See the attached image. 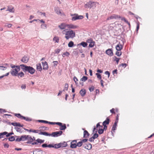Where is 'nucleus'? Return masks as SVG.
<instances>
[{"label": "nucleus", "mask_w": 154, "mask_h": 154, "mask_svg": "<svg viewBox=\"0 0 154 154\" xmlns=\"http://www.w3.org/2000/svg\"><path fill=\"white\" fill-rule=\"evenodd\" d=\"M64 32H65V38L67 40H68L69 38L72 39L75 37V32L72 30L69 29V31H66V29H64L62 31V33L64 34Z\"/></svg>", "instance_id": "f257e3e1"}, {"label": "nucleus", "mask_w": 154, "mask_h": 154, "mask_svg": "<svg viewBox=\"0 0 154 154\" xmlns=\"http://www.w3.org/2000/svg\"><path fill=\"white\" fill-rule=\"evenodd\" d=\"M20 66L21 69L24 72H28L31 74H33L35 71V70L30 66H28L23 64L20 65Z\"/></svg>", "instance_id": "f03ea898"}, {"label": "nucleus", "mask_w": 154, "mask_h": 154, "mask_svg": "<svg viewBox=\"0 0 154 154\" xmlns=\"http://www.w3.org/2000/svg\"><path fill=\"white\" fill-rule=\"evenodd\" d=\"M10 66L12 68V70L11 71L10 73L11 75L16 76L17 73L20 70V66H15L12 64L10 65Z\"/></svg>", "instance_id": "7ed1b4c3"}, {"label": "nucleus", "mask_w": 154, "mask_h": 154, "mask_svg": "<svg viewBox=\"0 0 154 154\" xmlns=\"http://www.w3.org/2000/svg\"><path fill=\"white\" fill-rule=\"evenodd\" d=\"M97 4H98V3L95 2L90 1V2H87V3L85 4L84 8H93V9H94L96 8Z\"/></svg>", "instance_id": "20e7f679"}, {"label": "nucleus", "mask_w": 154, "mask_h": 154, "mask_svg": "<svg viewBox=\"0 0 154 154\" xmlns=\"http://www.w3.org/2000/svg\"><path fill=\"white\" fill-rule=\"evenodd\" d=\"M28 135H23L20 136V137L18 136H16L17 138L15 140V141L17 142H20V141H25L26 140L27 138V136Z\"/></svg>", "instance_id": "39448f33"}, {"label": "nucleus", "mask_w": 154, "mask_h": 154, "mask_svg": "<svg viewBox=\"0 0 154 154\" xmlns=\"http://www.w3.org/2000/svg\"><path fill=\"white\" fill-rule=\"evenodd\" d=\"M71 16H73L72 18V20L73 21L77 20H81L83 18V17L82 15H79L77 14H72Z\"/></svg>", "instance_id": "423d86ee"}, {"label": "nucleus", "mask_w": 154, "mask_h": 154, "mask_svg": "<svg viewBox=\"0 0 154 154\" xmlns=\"http://www.w3.org/2000/svg\"><path fill=\"white\" fill-rule=\"evenodd\" d=\"M54 11L58 15H60L61 16H65V14L63 12L62 10H60L58 7L54 8Z\"/></svg>", "instance_id": "0eeeda50"}, {"label": "nucleus", "mask_w": 154, "mask_h": 154, "mask_svg": "<svg viewBox=\"0 0 154 154\" xmlns=\"http://www.w3.org/2000/svg\"><path fill=\"white\" fill-rule=\"evenodd\" d=\"M62 133L63 132L61 131L54 132L52 133L51 136L54 137H58L62 135Z\"/></svg>", "instance_id": "6e6552de"}, {"label": "nucleus", "mask_w": 154, "mask_h": 154, "mask_svg": "<svg viewBox=\"0 0 154 154\" xmlns=\"http://www.w3.org/2000/svg\"><path fill=\"white\" fill-rule=\"evenodd\" d=\"M119 18H121V17H120V16L113 14L112 15V16L108 17L107 18L106 20H109L113 19H117Z\"/></svg>", "instance_id": "1a4fd4ad"}, {"label": "nucleus", "mask_w": 154, "mask_h": 154, "mask_svg": "<svg viewBox=\"0 0 154 154\" xmlns=\"http://www.w3.org/2000/svg\"><path fill=\"white\" fill-rule=\"evenodd\" d=\"M58 27L61 30H63L66 29V27H67V24L65 23H62L59 25Z\"/></svg>", "instance_id": "9d476101"}, {"label": "nucleus", "mask_w": 154, "mask_h": 154, "mask_svg": "<svg viewBox=\"0 0 154 154\" xmlns=\"http://www.w3.org/2000/svg\"><path fill=\"white\" fill-rule=\"evenodd\" d=\"M67 27L69 29H75L78 28V26L72 24H67Z\"/></svg>", "instance_id": "9b49d317"}, {"label": "nucleus", "mask_w": 154, "mask_h": 154, "mask_svg": "<svg viewBox=\"0 0 154 154\" xmlns=\"http://www.w3.org/2000/svg\"><path fill=\"white\" fill-rule=\"evenodd\" d=\"M42 66L43 67V69L47 70L48 69V65L47 62L45 61V62H42Z\"/></svg>", "instance_id": "f8f14e48"}, {"label": "nucleus", "mask_w": 154, "mask_h": 154, "mask_svg": "<svg viewBox=\"0 0 154 154\" xmlns=\"http://www.w3.org/2000/svg\"><path fill=\"white\" fill-rule=\"evenodd\" d=\"M116 50L118 51H120L123 48V46L120 43L118 44L116 47Z\"/></svg>", "instance_id": "ddd939ff"}, {"label": "nucleus", "mask_w": 154, "mask_h": 154, "mask_svg": "<svg viewBox=\"0 0 154 154\" xmlns=\"http://www.w3.org/2000/svg\"><path fill=\"white\" fill-rule=\"evenodd\" d=\"M6 11H9V12L11 13H14V9L13 7L12 6H8L7 9Z\"/></svg>", "instance_id": "4468645a"}, {"label": "nucleus", "mask_w": 154, "mask_h": 154, "mask_svg": "<svg viewBox=\"0 0 154 154\" xmlns=\"http://www.w3.org/2000/svg\"><path fill=\"white\" fill-rule=\"evenodd\" d=\"M70 147L72 148H74L76 147V140H74L72 141Z\"/></svg>", "instance_id": "2eb2a0df"}, {"label": "nucleus", "mask_w": 154, "mask_h": 154, "mask_svg": "<svg viewBox=\"0 0 154 154\" xmlns=\"http://www.w3.org/2000/svg\"><path fill=\"white\" fill-rule=\"evenodd\" d=\"M106 54L110 56H112L113 55V52L111 49H109L106 50Z\"/></svg>", "instance_id": "dca6fc26"}, {"label": "nucleus", "mask_w": 154, "mask_h": 154, "mask_svg": "<svg viewBox=\"0 0 154 154\" xmlns=\"http://www.w3.org/2000/svg\"><path fill=\"white\" fill-rule=\"evenodd\" d=\"M28 60L29 58L28 57L24 56L21 59V61L23 63H26L28 62Z\"/></svg>", "instance_id": "f3484780"}, {"label": "nucleus", "mask_w": 154, "mask_h": 154, "mask_svg": "<svg viewBox=\"0 0 154 154\" xmlns=\"http://www.w3.org/2000/svg\"><path fill=\"white\" fill-rule=\"evenodd\" d=\"M39 135H42L45 136H51V134L46 132H41L39 133Z\"/></svg>", "instance_id": "a211bd4d"}, {"label": "nucleus", "mask_w": 154, "mask_h": 154, "mask_svg": "<svg viewBox=\"0 0 154 154\" xmlns=\"http://www.w3.org/2000/svg\"><path fill=\"white\" fill-rule=\"evenodd\" d=\"M27 140L28 141L27 142L28 144H31V142H32V139L30 135H28V136H27Z\"/></svg>", "instance_id": "6ab92c4d"}, {"label": "nucleus", "mask_w": 154, "mask_h": 154, "mask_svg": "<svg viewBox=\"0 0 154 154\" xmlns=\"http://www.w3.org/2000/svg\"><path fill=\"white\" fill-rule=\"evenodd\" d=\"M80 95L82 97H83L85 94L86 91L85 89H83L81 90L79 92Z\"/></svg>", "instance_id": "aec40b11"}, {"label": "nucleus", "mask_w": 154, "mask_h": 154, "mask_svg": "<svg viewBox=\"0 0 154 154\" xmlns=\"http://www.w3.org/2000/svg\"><path fill=\"white\" fill-rule=\"evenodd\" d=\"M92 148V146L90 143H88V144L85 145V146H84V148H85V149L88 150L91 149Z\"/></svg>", "instance_id": "412c9836"}, {"label": "nucleus", "mask_w": 154, "mask_h": 154, "mask_svg": "<svg viewBox=\"0 0 154 154\" xmlns=\"http://www.w3.org/2000/svg\"><path fill=\"white\" fill-rule=\"evenodd\" d=\"M58 144L60 145L61 147H65L67 145L66 142H63L62 143H60Z\"/></svg>", "instance_id": "4be33fe9"}, {"label": "nucleus", "mask_w": 154, "mask_h": 154, "mask_svg": "<svg viewBox=\"0 0 154 154\" xmlns=\"http://www.w3.org/2000/svg\"><path fill=\"white\" fill-rule=\"evenodd\" d=\"M24 76V74L23 73V72H21L19 73H17V75H16V76H18L19 78L23 77Z\"/></svg>", "instance_id": "5701e85b"}, {"label": "nucleus", "mask_w": 154, "mask_h": 154, "mask_svg": "<svg viewBox=\"0 0 154 154\" xmlns=\"http://www.w3.org/2000/svg\"><path fill=\"white\" fill-rule=\"evenodd\" d=\"M89 136V133L86 130L84 131V132H83V137L85 138H87Z\"/></svg>", "instance_id": "b1692460"}, {"label": "nucleus", "mask_w": 154, "mask_h": 154, "mask_svg": "<svg viewBox=\"0 0 154 154\" xmlns=\"http://www.w3.org/2000/svg\"><path fill=\"white\" fill-rule=\"evenodd\" d=\"M109 122V119L108 118H107L106 120L104 121L103 123V125H108Z\"/></svg>", "instance_id": "393cba45"}, {"label": "nucleus", "mask_w": 154, "mask_h": 154, "mask_svg": "<svg viewBox=\"0 0 154 154\" xmlns=\"http://www.w3.org/2000/svg\"><path fill=\"white\" fill-rule=\"evenodd\" d=\"M37 69L39 71H41L42 69V67H41V64L40 63H38L37 64Z\"/></svg>", "instance_id": "a878e982"}, {"label": "nucleus", "mask_w": 154, "mask_h": 154, "mask_svg": "<svg viewBox=\"0 0 154 154\" xmlns=\"http://www.w3.org/2000/svg\"><path fill=\"white\" fill-rule=\"evenodd\" d=\"M53 41L55 43H58L59 41V37L57 36H54V37L53 38Z\"/></svg>", "instance_id": "bb28decb"}, {"label": "nucleus", "mask_w": 154, "mask_h": 154, "mask_svg": "<svg viewBox=\"0 0 154 154\" xmlns=\"http://www.w3.org/2000/svg\"><path fill=\"white\" fill-rule=\"evenodd\" d=\"M60 126V130H64L66 128L65 124H63V125Z\"/></svg>", "instance_id": "cd10ccee"}, {"label": "nucleus", "mask_w": 154, "mask_h": 154, "mask_svg": "<svg viewBox=\"0 0 154 154\" xmlns=\"http://www.w3.org/2000/svg\"><path fill=\"white\" fill-rule=\"evenodd\" d=\"M79 45H82L83 47L85 48L87 45V44L85 42H82Z\"/></svg>", "instance_id": "c85d7f7f"}, {"label": "nucleus", "mask_w": 154, "mask_h": 154, "mask_svg": "<svg viewBox=\"0 0 154 154\" xmlns=\"http://www.w3.org/2000/svg\"><path fill=\"white\" fill-rule=\"evenodd\" d=\"M118 123V121L115 122L114 124L112 127V131H114L116 129V126H117V123Z\"/></svg>", "instance_id": "c756f323"}, {"label": "nucleus", "mask_w": 154, "mask_h": 154, "mask_svg": "<svg viewBox=\"0 0 154 154\" xmlns=\"http://www.w3.org/2000/svg\"><path fill=\"white\" fill-rule=\"evenodd\" d=\"M69 53L68 52H66L64 53H63V54L62 56L63 57H69Z\"/></svg>", "instance_id": "7c9ffc66"}, {"label": "nucleus", "mask_w": 154, "mask_h": 154, "mask_svg": "<svg viewBox=\"0 0 154 154\" xmlns=\"http://www.w3.org/2000/svg\"><path fill=\"white\" fill-rule=\"evenodd\" d=\"M61 147L60 144H54V148L55 149H58L60 148Z\"/></svg>", "instance_id": "2f4dec72"}, {"label": "nucleus", "mask_w": 154, "mask_h": 154, "mask_svg": "<svg viewBox=\"0 0 154 154\" xmlns=\"http://www.w3.org/2000/svg\"><path fill=\"white\" fill-rule=\"evenodd\" d=\"M14 116H15L17 117L20 119L21 118L23 117V116H22L20 115V114H14Z\"/></svg>", "instance_id": "473e14b6"}, {"label": "nucleus", "mask_w": 154, "mask_h": 154, "mask_svg": "<svg viewBox=\"0 0 154 154\" xmlns=\"http://www.w3.org/2000/svg\"><path fill=\"white\" fill-rule=\"evenodd\" d=\"M74 43L72 41H70L68 44V47L69 48H72L73 46Z\"/></svg>", "instance_id": "72a5a7b5"}, {"label": "nucleus", "mask_w": 154, "mask_h": 154, "mask_svg": "<svg viewBox=\"0 0 154 154\" xmlns=\"http://www.w3.org/2000/svg\"><path fill=\"white\" fill-rule=\"evenodd\" d=\"M36 142H37L38 143H42L44 142V140H41L39 139H38L36 140Z\"/></svg>", "instance_id": "f704fd0d"}, {"label": "nucleus", "mask_w": 154, "mask_h": 154, "mask_svg": "<svg viewBox=\"0 0 154 154\" xmlns=\"http://www.w3.org/2000/svg\"><path fill=\"white\" fill-rule=\"evenodd\" d=\"M68 84H65V85L64 88V89L63 90V91H67L68 89Z\"/></svg>", "instance_id": "c9c22d12"}, {"label": "nucleus", "mask_w": 154, "mask_h": 154, "mask_svg": "<svg viewBox=\"0 0 154 154\" xmlns=\"http://www.w3.org/2000/svg\"><path fill=\"white\" fill-rule=\"evenodd\" d=\"M39 131V130H32V129H30L29 130V132H32L34 133H38Z\"/></svg>", "instance_id": "e433bc0d"}, {"label": "nucleus", "mask_w": 154, "mask_h": 154, "mask_svg": "<svg viewBox=\"0 0 154 154\" xmlns=\"http://www.w3.org/2000/svg\"><path fill=\"white\" fill-rule=\"evenodd\" d=\"M7 134V132H4L3 133H0V138H3V136L6 135Z\"/></svg>", "instance_id": "4c0bfd02"}, {"label": "nucleus", "mask_w": 154, "mask_h": 154, "mask_svg": "<svg viewBox=\"0 0 154 154\" xmlns=\"http://www.w3.org/2000/svg\"><path fill=\"white\" fill-rule=\"evenodd\" d=\"M87 79L88 78L87 77L84 76L82 77V78H81V79H80V80L83 82H85L87 80Z\"/></svg>", "instance_id": "58836bf2"}, {"label": "nucleus", "mask_w": 154, "mask_h": 154, "mask_svg": "<svg viewBox=\"0 0 154 154\" xmlns=\"http://www.w3.org/2000/svg\"><path fill=\"white\" fill-rule=\"evenodd\" d=\"M15 128V130H16L17 131L20 133L22 132V131L21 130V129L20 128H19L17 127H15V128Z\"/></svg>", "instance_id": "ea45409f"}, {"label": "nucleus", "mask_w": 154, "mask_h": 154, "mask_svg": "<svg viewBox=\"0 0 154 154\" xmlns=\"http://www.w3.org/2000/svg\"><path fill=\"white\" fill-rule=\"evenodd\" d=\"M8 140H9V141H13L14 140L15 138L14 137L12 136L8 138Z\"/></svg>", "instance_id": "a19ab883"}, {"label": "nucleus", "mask_w": 154, "mask_h": 154, "mask_svg": "<svg viewBox=\"0 0 154 154\" xmlns=\"http://www.w3.org/2000/svg\"><path fill=\"white\" fill-rule=\"evenodd\" d=\"M116 54L118 56H120L122 55V52L119 51H117L116 52Z\"/></svg>", "instance_id": "79ce46f5"}, {"label": "nucleus", "mask_w": 154, "mask_h": 154, "mask_svg": "<svg viewBox=\"0 0 154 154\" xmlns=\"http://www.w3.org/2000/svg\"><path fill=\"white\" fill-rule=\"evenodd\" d=\"M82 142H79L76 143V146L80 147L82 145Z\"/></svg>", "instance_id": "37998d69"}, {"label": "nucleus", "mask_w": 154, "mask_h": 154, "mask_svg": "<svg viewBox=\"0 0 154 154\" xmlns=\"http://www.w3.org/2000/svg\"><path fill=\"white\" fill-rule=\"evenodd\" d=\"M41 28L43 29H46V25L45 24H43L41 25Z\"/></svg>", "instance_id": "c03bdc74"}, {"label": "nucleus", "mask_w": 154, "mask_h": 154, "mask_svg": "<svg viewBox=\"0 0 154 154\" xmlns=\"http://www.w3.org/2000/svg\"><path fill=\"white\" fill-rule=\"evenodd\" d=\"M98 133L100 134H102L103 133V130L101 128H99L98 130Z\"/></svg>", "instance_id": "a18cd8bd"}, {"label": "nucleus", "mask_w": 154, "mask_h": 154, "mask_svg": "<svg viewBox=\"0 0 154 154\" xmlns=\"http://www.w3.org/2000/svg\"><path fill=\"white\" fill-rule=\"evenodd\" d=\"M96 75H97V78L99 79H101V75L100 74L98 73H96Z\"/></svg>", "instance_id": "49530a36"}, {"label": "nucleus", "mask_w": 154, "mask_h": 154, "mask_svg": "<svg viewBox=\"0 0 154 154\" xmlns=\"http://www.w3.org/2000/svg\"><path fill=\"white\" fill-rule=\"evenodd\" d=\"M90 43V44H89V47H90V48H93L94 45V44L95 43V42H93V43Z\"/></svg>", "instance_id": "de8ad7c7"}, {"label": "nucleus", "mask_w": 154, "mask_h": 154, "mask_svg": "<svg viewBox=\"0 0 154 154\" xmlns=\"http://www.w3.org/2000/svg\"><path fill=\"white\" fill-rule=\"evenodd\" d=\"M98 134H97V133H95V134L93 135V137H92L91 138H96L98 137Z\"/></svg>", "instance_id": "09e8293b"}, {"label": "nucleus", "mask_w": 154, "mask_h": 154, "mask_svg": "<svg viewBox=\"0 0 154 154\" xmlns=\"http://www.w3.org/2000/svg\"><path fill=\"white\" fill-rule=\"evenodd\" d=\"M87 42L88 43H91L93 42H94V41L91 38H90L87 40Z\"/></svg>", "instance_id": "8fccbe9b"}, {"label": "nucleus", "mask_w": 154, "mask_h": 154, "mask_svg": "<svg viewBox=\"0 0 154 154\" xmlns=\"http://www.w3.org/2000/svg\"><path fill=\"white\" fill-rule=\"evenodd\" d=\"M115 60L116 61V62L117 64H118V63H119V58H118L116 57H115Z\"/></svg>", "instance_id": "3c124183"}, {"label": "nucleus", "mask_w": 154, "mask_h": 154, "mask_svg": "<svg viewBox=\"0 0 154 154\" xmlns=\"http://www.w3.org/2000/svg\"><path fill=\"white\" fill-rule=\"evenodd\" d=\"M0 69L1 70H4L7 69V68L5 66H0Z\"/></svg>", "instance_id": "603ef678"}, {"label": "nucleus", "mask_w": 154, "mask_h": 154, "mask_svg": "<svg viewBox=\"0 0 154 154\" xmlns=\"http://www.w3.org/2000/svg\"><path fill=\"white\" fill-rule=\"evenodd\" d=\"M94 89V87L93 86H92L90 88H89V90L90 92H92L93 91Z\"/></svg>", "instance_id": "864d4df0"}, {"label": "nucleus", "mask_w": 154, "mask_h": 154, "mask_svg": "<svg viewBox=\"0 0 154 154\" xmlns=\"http://www.w3.org/2000/svg\"><path fill=\"white\" fill-rule=\"evenodd\" d=\"M38 121L39 122H41L42 123H48V122H49L47 121H45V120H38Z\"/></svg>", "instance_id": "5fc2aeb1"}, {"label": "nucleus", "mask_w": 154, "mask_h": 154, "mask_svg": "<svg viewBox=\"0 0 154 154\" xmlns=\"http://www.w3.org/2000/svg\"><path fill=\"white\" fill-rule=\"evenodd\" d=\"M61 50L60 49H56L55 51V52L57 54Z\"/></svg>", "instance_id": "6e6d98bb"}, {"label": "nucleus", "mask_w": 154, "mask_h": 154, "mask_svg": "<svg viewBox=\"0 0 154 154\" xmlns=\"http://www.w3.org/2000/svg\"><path fill=\"white\" fill-rule=\"evenodd\" d=\"M105 74L106 75H108V77L109 78V76H110V73L108 71H106L105 72Z\"/></svg>", "instance_id": "4d7b16f0"}, {"label": "nucleus", "mask_w": 154, "mask_h": 154, "mask_svg": "<svg viewBox=\"0 0 154 154\" xmlns=\"http://www.w3.org/2000/svg\"><path fill=\"white\" fill-rule=\"evenodd\" d=\"M73 80H74L75 82V84H77L76 82H77L78 80L77 79L75 76L73 77Z\"/></svg>", "instance_id": "13d9d810"}, {"label": "nucleus", "mask_w": 154, "mask_h": 154, "mask_svg": "<svg viewBox=\"0 0 154 154\" xmlns=\"http://www.w3.org/2000/svg\"><path fill=\"white\" fill-rule=\"evenodd\" d=\"M24 120L26 121H32V119L28 117L24 119Z\"/></svg>", "instance_id": "bf43d9fd"}, {"label": "nucleus", "mask_w": 154, "mask_h": 154, "mask_svg": "<svg viewBox=\"0 0 154 154\" xmlns=\"http://www.w3.org/2000/svg\"><path fill=\"white\" fill-rule=\"evenodd\" d=\"M99 127V128H102V126L100 125H99V123H97V128H98Z\"/></svg>", "instance_id": "052dcab7"}, {"label": "nucleus", "mask_w": 154, "mask_h": 154, "mask_svg": "<svg viewBox=\"0 0 154 154\" xmlns=\"http://www.w3.org/2000/svg\"><path fill=\"white\" fill-rule=\"evenodd\" d=\"M12 26V24L11 23H8L7 24V25L5 26H7L8 28H10Z\"/></svg>", "instance_id": "680f3d73"}, {"label": "nucleus", "mask_w": 154, "mask_h": 154, "mask_svg": "<svg viewBox=\"0 0 154 154\" xmlns=\"http://www.w3.org/2000/svg\"><path fill=\"white\" fill-rule=\"evenodd\" d=\"M4 146L5 148H8L9 144L8 143H5L4 144Z\"/></svg>", "instance_id": "e2e57ef3"}, {"label": "nucleus", "mask_w": 154, "mask_h": 154, "mask_svg": "<svg viewBox=\"0 0 154 154\" xmlns=\"http://www.w3.org/2000/svg\"><path fill=\"white\" fill-rule=\"evenodd\" d=\"M121 20H122L124 21L125 23L128 22V21L126 20L125 17H122Z\"/></svg>", "instance_id": "0e129e2a"}, {"label": "nucleus", "mask_w": 154, "mask_h": 154, "mask_svg": "<svg viewBox=\"0 0 154 154\" xmlns=\"http://www.w3.org/2000/svg\"><path fill=\"white\" fill-rule=\"evenodd\" d=\"M26 86L25 85H21V88L22 89H25L26 88Z\"/></svg>", "instance_id": "69168bd1"}, {"label": "nucleus", "mask_w": 154, "mask_h": 154, "mask_svg": "<svg viewBox=\"0 0 154 154\" xmlns=\"http://www.w3.org/2000/svg\"><path fill=\"white\" fill-rule=\"evenodd\" d=\"M42 147L43 148L47 147V144L46 143L43 144L42 145Z\"/></svg>", "instance_id": "338daca9"}, {"label": "nucleus", "mask_w": 154, "mask_h": 154, "mask_svg": "<svg viewBox=\"0 0 154 154\" xmlns=\"http://www.w3.org/2000/svg\"><path fill=\"white\" fill-rule=\"evenodd\" d=\"M48 147L50 148H53V144L48 145Z\"/></svg>", "instance_id": "774afa93"}]
</instances>
